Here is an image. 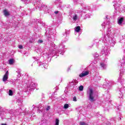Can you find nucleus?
<instances>
[{
    "label": "nucleus",
    "instance_id": "21",
    "mask_svg": "<svg viewBox=\"0 0 125 125\" xmlns=\"http://www.w3.org/2000/svg\"><path fill=\"white\" fill-rule=\"evenodd\" d=\"M9 113L11 114L12 116H16V112L13 110H10Z\"/></svg>",
    "mask_w": 125,
    "mask_h": 125
},
{
    "label": "nucleus",
    "instance_id": "20",
    "mask_svg": "<svg viewBox=\"0 0 125 125\" xmlns=\"http://www.w3.org/2000/svg\"><path fill=\"white\" fill-rule=\"evenodd\" d=\"M16 73L18 74V77L19 78L21 76V69L18 68L16 71Z\"/></svg>",
    "mask_w": 125,
    "mask_h": 125
},
{
    "label": "nucleus",
    "instance_id": "12",
    "mask_svg": "<svg viewBox=\"0 0 125 125\" xmlns=\"http://www.w3.org/2000/svg\"><path fill=\"white\" fill-rule=\"evenodd\" d=\"M71 18H72L73 21H77V20H78V18H79V16L77 14H72Z\"/></svg>",
    "mask_w": 125,
    "mask_h": 125
},
{
    "label": "nucleus",
    "instance_id": "18",
    "mask_svg": "<svg viewBox=\"0 0 125 125\" xmlns=\"http://www.w3.org/2000/svg\"><path fill=\"white\" fill-rule=\"evenodd\" d=\"M75 31L76 33H79L80 31H81V26H78L75 28Z\"/></svg>",
    "mask_w": 125,
    "mask_h": 125
},
{
    "label": "nucleus",
    "instance_id": "36",
    "mask_svg": "<svg viewBox=\"0 0 125 125\" xmlns=\"http://www.w3.org/2000/svg\"><path fill=\"white\" fill-rule=\"evenodd\" d=\"M54 13H55V14H58V13H59V11H55Z\"/></svg>",
    "mask_w": 125,
    "mask_h": 125
},
{
    "label": "nucleus",
    "instance_id": "47",
    "mask_svg": "<svg viewBox=\"0 0 125 125\" xmlns=\"http://www.w3.org/2000/svg\"><path fill=\"white\" fill-rule=\"evenodd\" d=\"M119 109H120V108H118Z\"/></svg>",
    "mask_w": 125,
    "mask_h": 125
},
{
    "label": "nucleus",
    "instance_id": "41",
    "mask_svg": "<svg viewBox=\"0 0 125 125\" xmlns=\"http://www.w3.org/2000/svg\"><path fill=\"white\" fill-rule=\"evenodd\" d=\"M19 81V80L17 79L16 80V83H17V82H18Z\"/></svg>",
    "mask_w": 125,
    "mask_h": 125
},
{
    "label": "nucleus",
    "instance_id": "3",
    "mask_svg": "<svg viewBox=\"0 0 125 125\" xmlns=\"http://www.w3.org/2000/svg\"><path fill=\"white\" fill-rule=\"evenodd\" d=\"M82 10L81 11L82 15L81 16H83V14L86 13V11H92L93 10H95V7L93 6H86L84 4L82 5Z\"/></svg>",
    "mask_w": 125,
    "mask_h": 125
},
{
    "label": "nucleus",
    "instance_id": "33",
    "mask_svg": "<svg viewBox=\"0 0 125 125\" xmlns=\"http://www.w3.org/2000/svg\"><path fill=\"white\" fill-rule=\"evenodd\" d=\"M43 42V41L42 40H39L38 41V43H42Z\"/></svg>",
    "mask_w": 125,
    "mask_h": 125
},
{
    "label": "nucleus",
    "instance_id": "14",
    "mask_svg": "<svg viewBox=\"0 0 125 125\" xmlns=\"http://www.w3.org/2000/svg\"><path fill=\"white\" fill-rule=\"evenodd\" d=\"M8 79V71H7L3 76V82H6V81H7Z\"/></svg>",
    "mask_w": 125,
    "mask_h": 125
},
{
    "label": "nucleus",
    "instance_id": "26",
    "mask_svg": "<svg viewBox=\"0 0 125 125\" xmlns=\"http://www.w3.org/2000/svg\"><path fill=\"white\" fill-rule=\"evenodd\" d=\"M64 109H68L69 108V104H66L63 106Z\"/></svg>",
    "mask_w": 125,
    "mask_h": 125
},
{
    "label": "nucleus",
    "instance_id": "44",
    "mask_svg": "<svg viewBox=\"0 0 125 125\" xmlns=\"http://www.w3.org/2000/svg\"><path fill=\"white\" fill-rule=\"evenodd\" d=\"M107 46V47H109V46H107V45H105V46Z\"/></svg>",
    "mask_w": 125,
    "mask_h": 125
},
{
    "label": "nucleus",
    "instance_id": "22",
    "mask_svg": "<svg viewBox=\"0 0 125 125\" xmlns=\"http://www.w3.org/2000/svg\"><path fill=\"white\" fill-rule=\"evenodd\" d=\"M8 62L10 65H12L13 64V63H14V60L13 59H10L8 61Z\"/></svg>",
    "mask_w": 125,
    "mask_h": 125
},
{
    "label": "nucleus",
    "instance_id": "2",
    "mask_svg": "<svg viewBox=\"0 0 125 125\" xmlns=\"http://www.w3.org/2000/svg\"><path fill=\"white\" fill-rule=\"evenodd\" d=\"M59 49L60 50L57 51L55 50H52L51 49L50 50V51H49V52L48 53V56L47 57V58H49V57H52V56H54V55H53V54H55V55H57V53H60V54H62V55H63V54H64V52H65V45H60L59 46Z\"/></svg>",
    "mask_w": 125,
    "mask_h": 125
},
{
    "label": "nucleus",
    "instance_id": "28",
    "mask_svg": "<svg viewBox=\"0 0 125 125\" xmlns=\"http://www.w3.org/2000/svg\"><path fill=\"white\" fill-rule=\"evenodd\" d=\"M80 125H87V124L85 123V122H80Z\"/></svg>",
    "mask_w": 125,
    "mask_h": 125
},
{
    "label": "nucleus",
    "instance_id": "27",
    "mask_svg": "<svg viewBox=\"0 0 125 125\" xmlns=\"http://www.w3.org/2000/svg\"><path fill=\"white\" fill-rule=\"evenodd\" d=\"M79 90L80 91H83V85H80V86H79Z\"/></svg>",
    "mask_w": 125,
    "mask_h": 125
},
{
    "label": "nucleus",
    "instance_id": "13",
    "mask_svg": "<svg viewBox=\"0 0 125 125\" xmlns=\"http://www.w3.org/2000/svg\"><path fill=\"white\" fill-rule=\"evenodd\" d=\"M88 74H89L88 71H83L79 75V77H80V78H83V77H85V76H87Z\"/></svg>",
    "mask_w": 125,
    "mask_h": 125
},
{
    "label": "nucleus",
    "instance_id": "42",
    "mask_svg": "<svg viewBox=\"0 0 125 125\" xmlns=\"http://www.w3.org/2000/svg\"><path fill=\"white\" fill-rule=\"evenodd\" d=\"M1 125H6L5 124H2Z\"/></svg>",
    "mask_w": 125,
    "mask_h": 125
},
{
    "label": "nucleus",
    "instance_id": "11",
    "mask_svg": "<svg viewBox=\"0 0 125 125\" xmlns=\"http://www.w3.org/2000/svg\"><path fill=\"white\" fill-rule=\"evenodd\" d=\"M34 88H36V84L33 82H32L30 84L27 86L28 90H33Z\"/></svg>",
    "mask_w": 125,
    "mask_h": 125
},
{
    "label": "nucleus",
    "instance_id": "30",
    "mask_svg": "<svg viewBox=\"0 0 125 125\" xmlns=\"http://www.w3.org/2000/svg\"><path fill=\"white\" fill-rule=\"evenodd\" d=\"M108 24H109V22H107V24L106 23V24H105V22H104V23H103L102 24V26H104V27H106V26H107V25H108Z\"/></svg>",
    "mask_w": 125,
    "mask_h": 125
},
{
    "label": "nucleus",
    "instance_id": "24",
    "mask_svg": "<svg viewBox=\"0 0 125 125\" xmlns=\"http://www.w3.org/2000/svg\"><path fill=\"white\" fill-rule=\"evenodd\" d=\"M94 57H95V59H96V58H98V57H99V54H98L97 53H95L94 54Z\"/></svg>",
    "mask_w": 125,
    "mask_h": 125
},
{
    "label": "nucleus",
    "instance_id": "19",
    "mask_svg": "<svg viewBox=\"0 0 125 125\" xmlns=\"http://www.w3.org/2000/svg\"><path fill=\"white\" fill-rule=\"evenodd\" d=\"M118 23L119 25H121L122 23H123V21H124V18H120L118 19Z\"/></svg>",
    "mask_w": 125,
    "mask_h": 125
},
{
    "label": "nucleus",
    "instance_id": "31",
    "mask_svg": "<svg viewBox=\"0 0 125 125\" xmlns=\"http://www.w3.org/2000/svg\"><path fill=\"white\" fill-rule=\"evenodd\" d=\"M73 101H74V102H77V97H74L73 98Z\"/></svg>",
    "mask_w": 125,
    "mask_h": 125
},
{
    "label": "nucleus",
    "instance_id": "40",
    "mask_svg": "<svg viewBox=\"0 0 125 125\" xmlns=\"http://www.w3.org/2000/svg\"><path fill=\"white\" fill-rule=\"evenodd\" d=\"M74 1H75V2H77V1H78V0H73Z\"/></svg>",
    "mask_w": 125,
    "mask_h": 125
},
{
    "label": "nucleus",
    "instance_id": "15",
    "mask_svg": "<svg viewBox=\"0 0 125 125\" xmlns=\"http://www.w3.org/2000/svg\"><path fill=\"white\" fill-rule=\"evenodd\" d=\"M50 31H51V28H47L46 34H48V35H49L48 36H47V38H51V35H50L51 32H50Z\"/></svg>",
    "mask_w": 125,
    "mask_h": 125
},
{
    "label": "nucleus",
    "instance_id": "43",
    "mask_svg": "<svg viewBox=\"0 0 125 125\" xmlns=\"http://www.w3.org/2000/svg\"><path fill=\"white\" fill-rule=\"evenodd\" d=\"M70 70V68H68V71H69Z\"/></svg>",
    "mask_w": 125,
    "mask_h": 125
},
{
    "label": "nucleus",
    "instance_id": "5",
    "mask_svg": "<svg viewBox=\"0 0 125 125\" xmlns=\"http://www.w3.org/2000/svg\"><path fill=\"white\" fill-rule=\"evenodd\" d=\"M34 60H35V61H38V64L39 66H42V67H43V68H44V69H47V67L48 66V64H46V63H43L42 62H40V59H39V58H33Z\"/></svg>",
    "mask_w": 125,
    "mask_h": 125
},
{
    "label": "nucleus",
    "instance_id": "1",
    "mask_svg": "<svg viewBox=\"0 0 125 125\" xmlns=\"http://www.w3.org/2000/svg\"><path fill=\"white\" fill-rule=\"evenodd\" d=\"M114 33H112L111 29L108 28L106 33L104 36V38H102L100 40L97 39L94 40V45H98L99 42L101 41L110 46H114L116 43V41L114 39Z\"/></svg>",
    "mask_w": 125,
    "mask_h": 125
},
{
    "label": "nucleus",
    "instance_id": "29",
    "mask_svg": "<svg viewBox=\"0 0 125 125\" xmlns=\"http://www.w3.org/2000/svg\"><path fill=\"white\" fill-rule=\"evenodd\" d=\"M41 7H42L43 9H44V10H46V9H47V6L46 5H43Z\"/></svg>",
    "mask_w": 125,
    "mask_h": 125
},
{
    "label": "nucleus",
    "instance_id": "35",
    "mask_svg": "<svg viewBox=\"0 0 125 125\" xmlns=\"http://www.w3.org/2000/svg\"><path fill=\"white\" fill-rule=\"evenodd\" d=\"M19 48H20V49H22L23 48V46L21 45H20L19 46Z\"/></svg>",
    "mask_w": 125,
    "mask_h": 125
},
{
    "label": "nucleus",
    "instance_id": "6",
    "mask_svg": "<svg viewBox=\"0 0 125 125\" xmlns=\"http://www.w3.org/2000/svg\"><path fill=\"white\" fill-rule=\"evenodd\" d=\"M102 52L104 53L105 56H108L110 54V47L106 46L103 47Z\"/></svg>",
    "mask_w": 125,
    "mask_h": 125
},
{
    "label": "nucleus",
    "instance_id": "32",
    "mask_svg": "<svg viewBox=\"0 0 125 125\" xmlns=\"http://www.w3.org/2000/svg\"><path fill=\"white\" fill-rule=\"evenodd\" d=\"M17 102H19V103H22V100L21 99H19L17 100Z\"/></svg>",
    "mask_w": 125,
    "mask_h": 125
},
{
    "label": "nucleus",
    "instance_id": "45",
    "mask_svg": "<svg viewBox=\"0 0 125 125\" xmlns=\"http://www.w3.org/2000/svg\"><path fill=\"white\" fill-rule=\"evenodd\" d=\"M105 18L107 19V16L105 17Z\"/></svg>",
    "mask_w": 125,
    "mask_h": 125
},
{
    "label": "nucleus",
    "instance_id": "4",
    "mask_svg": "<svg viewBox=\"0 0 125 125\" xmlns=\"http://www.w3.org/2000/svg\"><path fill=\"white\" fill-rule=\"evenodd\" d=\"M87 94L89 97V100L91 102H94L95 101V99H94L95 95L94 92H93V89L92 88H89L87 91Z\"/></svg>",
    "mask_w": 125,
    "mask_h": 125
},
{
    "label": "nucleus",
    "instance_id": "16",
    "mask_svg": "<svg viewBox=\"0 0 125 125\" xmlns=\"http://www.w3.org/2000/svg\"><path fill=\"white\" fill-rule=\"evenodd\" d=\"M3 12L4 16L6 17H7V16H9L10 15V13L8 12L7 10H4Z\"/></svg>",
    "mask_w": 125,
    "mask_h": 125
},
{
    "label": "nucleus",
    "instance_id": "8",
    "mask_svg": "<svg viewBox=\"0 0 125 125\" xmlns=\"http://www.w3.org/2000/svg\"><path fill=\"white\" fill-rule=\"evenodd\" d=\"M69 31L66 30L65 32L63 34V39L62 42H66L67 41H68V39H69Z\"/></svg>",
    "mask_w": 125,
    "mask_h": 125
},
{
    "label": "nucleus",
    "instance_id": "23",
    "mask_svg": "<svg viewBox=\"0 0 125 125\" xmlns=\"http://www.w3.org/2000/svg\"><path fill=\"white\" fill-rule=\"evenodd\" d=\"M90 16H91V15L90 14H85L84 19H85L86 18H90Z\"/></svg>",
    "mask_w": 125,
    "mask_h": 125
},
{
    "label": "nucleus",
    "instance_id": "9",
    "mask_svg": "<svg viewBox=\"0 0 125 125\" xmlns=\"http://www.w3.org/2000/svg\"><path fill=\"white\" fill-rule=\"evenodd\" d=\"M100 67L102 70H106L107 69V62H102L100 63Z\"/></svg>",
    "mask_w": 125,
    "mask_h": 125
},
{
    "label": "nucleus",
    "instance_id": "38",
    "mask_svg": "<svg viewBox=\"0 0 125 125\" xmlns=\"http://www.w3.org/2000/svg\"><path fill=\"white\" fill-rule=\"evenodd\" d=\"M59 7H61V5H58V8Z\"/></svg>",
    "mask_w": 125,
    "mask_h": 125
},
{
    "label": "nucleus",
    "instance_id": "39",
    "mask_svg": "<svg viewBox=\"0 0 125 125\" xmlns=\"http://www.w3.org/2000/svg\"><path fill=\"white\" fill-rule=\"evenodd\" d=\"M42 107H41V108H40V111H41V112H42Z\"/></svg>",
    "mask_w": 125,
    "mask_h": 125
},
{
    "label": "nucleus",
    "instance_id": "10",
    "mask_svg": "<svg viewBox=\"0 0 125 125\" xmlns=\"http://www.w3.org/2000/svg\"><path fill=\"white\" fill-rule=\"evenodd\" d=\"M118 82L121 83V85H123L125 83V79L122 77V69L120 70V75L118 79Z\"/></svg>",
    "mask_w": 125,
    "mask_h": 125
},
{
    "label": "nucleus",
    "instance_id": "17",
    "mask_svg": "<svg viewBox=\"0 0 125 125\" xmlns=\"http://www.w3.org/2000/svg\"><path fill=\"white\" fill-rule=\"evenodd\" d=\"M123 60H124V62H122L121 63V69L123 68L124 70H125V57L123 59Z\"/></svg>",
    "mask_w": 125,
    "mask_h": 125
},
{
    "label": "nucleus",
    "instance_id": "46",
    "mask_svg": "<svg viewBox=\"0 0 125 125\" xmlns=\"http://www.w3.org/2000/svg\"><path fill=\"white\" fill-rule=\"evenodd\" d=\"M56 4V5H58V4Z\"/></svg>",
    "mask_w": 125,
    "mask_h": 125
},
{
    "label": "nucleus",
    "instance_id": "7",
    "mask_svg": "<svg viewBox=\"0 0 125 125\" xmlns=\"http://www.w3.org/2000/svg\"><path fill=\"white\" fill-rule=\"evenodd\" d=\"M119 91L121 92V96L119 97L120 102L123 103V102H124V99L123 98V96H124V93H125V87H123V88H121L120 89Z\"/></svg>",
    "mask_w": 125,
    "mask_h": 125
},
{
    "label": "nucleus",
    "instance_id": "25",
    "mask_svg": "<svg viewBox=\"0 0 125 125\" xmlns=\"http://www.w3.org/2000/svg\"><path fill=\"white\" fill-rule=\"evenodd\" d=\"M9 95L10 96H12V95H13V92L11 90H9Z\"/></svg>",
    "mask_w": 125,
    "mask_h": 125
},
{
    "label": "nucleus",
    "instance_id": "37",
    "mask_svg": "<svg viewBox=\"0 0 125 125\" xmlns=\"http://www.w3.org/2000/svg\"><path fill=\"white\" fill-rule=\"evenodd\" d=\"M118 120H119V121H121V120H122V118H121V117H119V119H118Z\"/></svg>",
    "mask_w": 125,
    "mask_h": 125
},
{
    "label": "nucleus",
    "instance_id": "34",
    "mask_svg": "<svg viewBox=\"0 0 125 125\" xmlns=\"http://www.w3.org/2000/svg\"><path fill=\"white\" fill-rule=\"evenodd\" d=\"M50 109V106L49 105H48L47 108H46V111H49Z\"/></svg>",
    "mask_w": 125,
    "mask_h": 125
}]
</instances>
